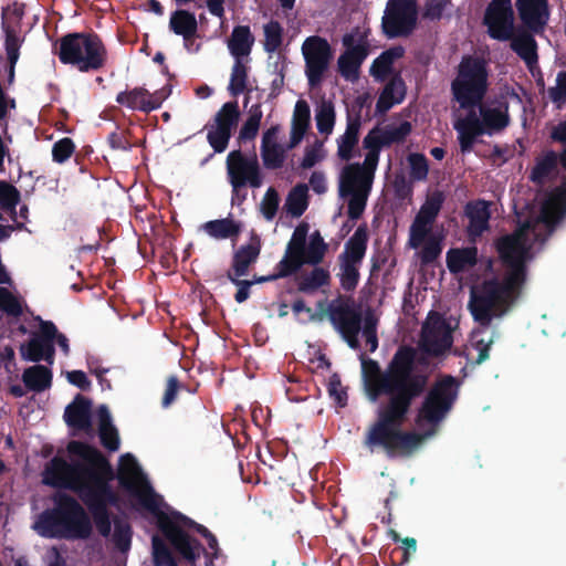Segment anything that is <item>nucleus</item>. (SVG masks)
<instances>
[{
	"label": "nucleus",
	"instance_id": "obj_21",
	"mask_svg": "<svg viewBox=\"0 0 566 566\" xmlns=\"http://www.w3.org/2000/svg\"><path fill=\"white\" fill-rule=\"evenodd\" d=\"M533 33L528 29L517 30L515 33L512 31L510 40L512 51L524 61L528 71L534 75V71L537 69L538 54L537 42Z\"/></svg>",
	"mask_w": 566,
	"mask_h": 566
},
{
	"label": "nucleus",
	"instance_id": "obj_52",
	"mask_svg": "<svg viewBox=\"0 0 566 566\" xmlns=\"http://www.w3.org/2000/svg\"><path fill=\"white\" fill-rule=\"evenodd\" d=\"M205 129H207V140L214 153H223L229 145L232 133L216 127L210 123L205 126Z\"/></svg>",
	"mask_w": 566,
	"mask_h": 566
},
{
	"label": "nucleus",
	"instance_id": "obj_16",
	"mask_svg": "<svg viewBox=\"0 0 566 566\" xmlns=\"http://www.w3.org/2000/svg\"><path fill=\"white\" fill-rule=\"evenodd\" d=\"M453 343L449 324L438 313L429 316L421 331V349L430 356L443 355Z\"/></svg>",
	"mask_w": 566,
	"mask_h": 566
},
{
	"label": "nucleus",
	"instance_id": "obj_59",
	"mask_svg": "<svg viewBox=\"0 0 566 566\" xmlns=\"http://www.w3.org/2000/svg\"><path fill=\"white\" fill-rule=\"evenodd\" d=\"M476 323L479 324L480 328L473 332V347L479 352V355L475 359V364L480 365L489 358V352L493 344V338H489L488 340H485L484 338H478V336L482 334L486 328H489L491 324L484 327L479 322Z\"/></svg>",
	"mask_w": 566,
	"mask_h": 566
},
{
	"label": "nucleus",
	"instance_id": "obj_34",
	"mask_svg": "<svg viewBox=\"0 0 566 566\" xmlns=\"http://www.w3.org/2000/svg\"><path fill=\"white\" fill-rule=\"evenodd\" d=\"M480 116L482 117L485 134L492 135L495 132H501L510 124V116L507 111H502L499 107H480Z\"/></svg>",
	"mask_w": 566,
	"mask_h": 566
},
{
	"label": "nucleus",
	"instance_id": "obj_36",
	"mask_svg": "<svg viewBox=\"0 0 566 566\" xmlns=\"http://www.w3.org/2000/svg\"><path fill=\"white\" fill-rule=\"evenodd\" d=\"M240 119V109L237 101L224 103L221 108L216 113L212 124L216 127L222 128L232 133L237 127Z\"/></svg>",
	"mask_w": 566,
	"mask_h": 566
},
{
	"label": "nucleus",
	"instance_id": "obj_43",
	"mask_svg": "<svg viewBox=\"0 0 566 566\" xmlns=\"http://www.w3.org/2000/svg\"><path fill=\"white\" fill-rule=\"evenodd\" d=\"M262 116L263 112L261 104H253L248 112L247 120L243 123L239 132V140H252L256 137Z\"/></svg>",
	"mask_w": 566,
	"mask_h": 566
},
{
	"label": "nucleus",
	"instance_id": "obj_22",
	"mask_svg": "<svg viewBox=\"0 0 566 566\" xmlns=\"http://www.w3.org/2000/svg\"><path fill=\"white\" fill-rule=\"evenodd\" d=\"M469 219L468 233L472 238L481 237L490 228V202L484 199L469 201L464 207Z\"/></svg>",
	"mask_w": 566,
	"mask_h": 566
},
{
	"label": "nucleus",
	"instance_id": "obj_62",
	"mask_svg": "<svg viewBox=\"0 0 566 566\" xmlns=\"http://www.w3.org/2000/svg\"><path fill=\"white\" fill-rule=\"evenodd\" d=\"M551 101L558 107L566 102V71H560L556 77V85L548 90Z\"/></svg>",
	"mask_w": 566,
	"mask_h": 566
},
{
	"label": "nucleus",
	"instance_id": "obj_63",
	"mask_svg": "<svg viewBox=\"0 0 566 566\" xmlns=\"http://www.w3.org/2000/svg\"><path fill=\"white\" fill-rule=\"evenodd\" d=\"M101 444L108 451L115 452L119 449L120 440L115 426L98 430Z\"/></svg>",
	"mask_w": 566,
	"mask_h": 566
},
{
	"label": "nucleus",
	"instance_id": "obj_30",
	"mask_svg": "<svg viewBox=\"0 0 566 566\" xmlns=\"http://www.w3.org/2000/svg\"><path fill=\"white\" fill-rule=\"evenodd\" d=\"M52 370L39 363L25 368L22 374V381L24 386L34 392H42L49 389L52 386Z\"/></svg>",
	"mask_w": 566,
	"mask_h": 566
},
{
	"label": "nucleus",
	"instance_id": "obj_28",
	"mask_svg": "<svg viewBox=\"0 0 566 566\" xmlns=\"http://www.w3.org/2000/svg\"><path fill=\"white\" fill-rule=\"evenodd\" d=\"M169 29L187 41L195 40L198 33V22L195 13L187 10H176L171 13Z\"/></svg>",
	"mask_w": 566,
	"mask_h": 566
},
{
	"label": "nucleus",
	"instance_id": "obj_9",
	"mask_svg": "<svg viewBox=\"0 0 566 566\" xmlns=\"http://www.w3.org/2000/svg\"><path fill=\"white\" fill-rule=\"evenodd\" d=\"M114 478L115 473L112 472V474L103 479L91 490H87V492L80 497L87 506L96 530L103 537H108L112 532V518L108 506L117 505L119 501L118 494L111 484Z\"/></svg>",
	"mask_w": 566,
	"mask_h": 566
},
{
	"label": "nucleus",
	"instance_id": "obj_17",
	"mask_svg": "<svg viewBox=\"0 0 566 566\" xmlns=\"http://www.w3.org/2000/svg\"><path fill=\"white\" fill-rule=\"evenodd\" d=\"M483 23L490 38L509 41L514 31V12L511 0H491L485 9Z\"/></svg>",
	"mask_w": 566,
	"mask_h": 566
},
{
	"label": "nucleus",
	"instance_id": "obj_39",
	"mask_svg": "<svg viewBox=\"0 0 566 566\" xmlns=\"http://www.w3.org/2000/svg\"><path fill=\"white\" fill-rule=\"evenodd\" d=\"M148 95L149 91L145 87H134L130 91L119 92L116 102L127 108L146 113L145 106L148 104Z\"/></svg>",
	"mask_w": 566,
	"mask_h": 566
},
{
	"label": "nucleus",
	"instance_id": "obj_25",
	"mask_svg": "<svg viewBox=\"0 0 566 566\" xmlns=\"http://www.w3.org/2000/svg\"><path fill=\"white\" fill-rule=\"evenodd\" d=\"M311 123L310 105L304 99H298L295 104L291 135L287 144V149L295 148L304 138Z\"/></svg>",
	"mask_w": 566,
	"mask_h": 566
},
{
	"label": "nucleus",
	"instance_id": "obj_41",
	"mask_svg": "<svg viewBox=\"0 0 566 566\" xmlns=\"http://www.w3.org/2000/svg\"><path fill=\"white\" fill-rule=\"evenodd\" d=\"M287 146L281 144L261 145V158L263 166L269 170H276L283 167Z\"/></svg>",
	"mask_w": 566,
	"mask_h": 566
},
{
	"label": "nucleus",
	"instance_id": "obj_10",
	"mask_svg": "<svg viewBox=\"0 0 566 566\" xmlns=\"http://www.w3.org/2000/svg\"><path fill=\"white\" fill-rule=\"evenodd\" d=\"M226 167L232 196L240 197L245 187L258 189L263 185V174L255 153L247 156L240 149L232 150L227 156Z\"/></svg>",
	"mask_w": 566,
	"mask_h": 566
},
{
	"label": "nucleus",
	"instance_id": "obj_60",
	"mask_svg": "<svg viewBox=\"0 0 566 566\" xmlns=\"http://www.w3.org/2000/svg\"><path fill=\"white\" fill-rule=\"evenodd\" d=\"M369 195L364 193H346V197H349L347 203V214L352 220H357L364 213L366 208L367 199Z\"/></svg>",
	"mask_w": 566,
	"mask_h": 566
},
{
	"label": "nucleus",
	"instance_id": "obj_3",
	"mask_svg": "<svg viewBox=\"0 0 566 566\" xmlns=\"http://www.w3.org/2000/svg\"><path fill=\"white\" fill-rule=\"evenodd\" d=\"M489 76V63L484 57L465 54L457 66L455 77L451 81L452 101L457 102L461 109L467 111L465 116L458 118L453 124L463 154L470 153L476 138L485 134L482 117L478 116L475 108L480 109L483 106L490 85Z\"/></svg>",
	"mask_w": 566,
	"mask_h": 566
},
{
	"label": "nucleus",
	"instance_id": "obj_32",
	"mask_svg": "<svg viewBox=\"0 0 566 566\" xmlns=\"http://www.w3.org/2000/svg\"><path fill=\"white\" fill-rule=\"evenodd\" d=\"M405 51L401 46H394L384 51L376 57L370 66V74L378 81H385L392 73L396 60L402 57Z\"/></svg>",
	"mask_w": 566,
	"mask_h": 566
},
{
	"label": "nucleus",
	"instance_id": "obj_15",
	"mask_svg": "<svg viewBox=\"0 0 566 566\" xmlns=\"http://www.w3.org/2000/svg\"><path fill=\"white\" fill-rule=\"evenodd\" d=\"M345 51L337 61L338 72L346 80H355L358 76L360 65L368 55L366 39L359 30L346 33L343 36Z\"/></svg>",
	"mask_w": 566,
	"mask_h": 566
},
{
	"label": "nucleus",
	"instance_id": "obj_57",
	"mask_svg": "<svg viewBox=\"0 0 566 566\" xmlns=\"http://www.w3.org/2000/svg\"><path fill=\"white\" fill-rule=\"evenodd\" d=\"M21 39L14 30L6 29L4 49L7 53L8 64H17L20 56Z\"/></svg>",
	"mask_w": 566,
	"mask_h": 566
},
{
	"label": "nucleus",
	"instance_id": "obj_20",
	"mask_svg": "<svg viewBox=\"0 0 566 566\" xmlns=\"http://www.w3.org/2000/svg\"><path fill=\"white\" fill-rule=\"evenodd\" d=\"M65 423L75 430L88 432L92 430V401L77 394L64 410Z\"/></svg>",
	"mask_w": 566,
	"mask_h": 566
},
{
	"label": "nucleus",
	"instance_id": "obj_4",
	"mask_svg": "<svg viewBox=\"0 0 566 566\" xmlns=\"http://www.w3.org/2000/svg\"><path fill=\"white\" fill-rule=\"evenodd\" d=\"M123 465L117 475L119 486L125 490L138 504L157 517L160 532L169 541L175 551L188 563L193 565L199 558L200 542L192 538L165 512L160 510L163 497L157 494L137 464L135 458L126 453L120 458Z\"/></svg>",
	"mask_w": 566,
	"mask_h": 566
},
{
	"label": "nucleus",
	"instance_id": "obj_14",
	"mask_svg": "<svg viewBox=\"0 0 566 566\" xmlns=\"http://www.w3.org/2000/svg\"><path fill=\"white\" fill-rule=\"evenodd\" d=\"M305 60V74L311 87L318 86L328 70L333 57L332 48L324 38L314 35L307 38L302 45Z\"/></svg>",
	"mask_w": 566,
	"mask_h": 566
},
{
	"label": "nucleus",
	"instance_id": "obj_5",
	"mask_svg": "<svg viewBox=\"0 0 566 566\" xmlns=\"http://www.w3.org/2000/svg\"><path fill=\"white\" fill-rule=\"evenodd\" d=\"M67 449L80 460L69 463L61 457L52 458L42 474L45 485L71 490L82 497L87 490L114 472L108 459L96 447L72 441Z\"/></svg>",
	"mask_w": 566,
	"mask_h": 566
},
{
	"label": "nucleus",
	"instance_id": "obj_1",
	"mask_svg": "<svg viewBox=\"0 0 566 566\" xmlns=\"http://www.w3.org/2000/svg\"><path fill=\"white\" fill-rule=\"evenodd\" d=\"M417 350L412 346H399L385 370L374 359L363 360V375L368 398L371 401L385 396L377 410L375 422L368 428L364 446L374 452L381 448L388 457L398 451L409 452L421 441L416 432L403 431L413 401L424 392L429 375L415 368Z\"/></svg>",
	"mask_w": 566,
	"mask_h": 566
},
{
	"label": "nucleus",
	"instance_id": "obj_64",
	"mask_svg": "<svg viewBox=\"0 0 566 566\" xmlns=\"http://www.w3.org/2000/svg\"><path fill=\"white\" fill-rule=\"evenodd\" d=\"M431 226V223L415 218L410 227V242L413 248L419 247L423 242L424 238L430 232Z\"/></svg>",
	"mask_w": 566,
	"mask_h": 566
},
{
	"label": "nucleus",
	"instance_id": "obj_35",
	"mask_svg": "<svg viewBox=\"0 0 566 566\" xmlns=\"http://www.w3.org/2000/svg\"><path fill=\"white\" fill-rule=\"evenodd\" d=\"M566 214V201L553 192L544 202L541 210V218L549 228L559 223Z\"/></svg>",
	"mask_w": 566,
	"mask_h": 566
},
{
	"label": "nucleus",
	"instance_id": "obj_49",
	"mask_svg": "<svg viewBox=\"0 0 566 566\" xmlns=\"http://www.w3.org/2000/svg\"><path fill=\"white\" fill-rule=\"evenodd\" d=\"M310 230V226L305 222L300 223L292 234L291 240L287 243L286 252L294 254L295 256L305 259L306 238Z\"/></svg>",
	"mask_w": 566,
	"mask_h": 566
},
{
	"label": "nucleus",
	"instance_id": "obj_45",
	"mask_svg": "<svg viewBox=\"0 0 566 566\" xmlns=\"http://www.w3.org/2000/svg\"><path fill=\"white\" fill-rule=\"evenodd\" d=\"M248 86V67L239 59L233 63L228 91L232 96H239Z\"/></svg>",
	"mask_w": 566,
	"mask_h": 566
},
{
	"label": "nucleus",
	"instance_id": "obj_56",
	"mask_svg": "<svg viewBox=\"0 0 566 566\" xmlns=\"http://www.w3.org/2000/svg\"><path fill=\"white\" fill-rule=\"evenodd\" d=\"M280 205V197L275 188L270 187L260 203V209L263 217L271 221L275 218Z\"/></svg>",
	"mask_w": 566,
	"mask_h": 566
},
{
	"label": "nucleus",
	"instance_id": "obj_33",
	"mask_svg": "<svg viewBox=\"0 0 566 566\" xmlns=\"http://www.w3.org/2000/svg\"><path fill=\"white\" fill-rule=\"evenodd\" d=\"M558 166V155L554 150L545 151L536 159L531 170L530 179L536 185H543L545 180L556 171Z\"/></svg>",
	"mask_w": 566,
	"mask_h": 566
},
{
	"label": "nucleus",
	"instance_id": "obj_2",
	"mask_svg": "<svg viewBox=\"0 0 566 566\" xmlns=\"http://www.w3.org/2000/svg\"><path fill=\"white\" fill-rule=\"evenodd\" d=\"M531 229L532 223L527 221L496 240L495 248L505 268L503 275L484 280L470 292V313L484 327L494 318L507 314L522 295L527 281V261L531 259Z\"/></svg>",
	"mask_w": 566,
	"mask_h": 566
},
{
	"label": "nucleus",
	"instance_id": "obj_38",
	"mask_svg": "<svg viewBox=\"0 0 566 566\" xmlns=\"http://www.w3.org/2000/svg\"><path fill=\"white\" fill-rule=\"evenodd\" d=\"M329 281V272L323 268L316 266L308 274L300 276L297 290L302 293L311 294L319 287L328 285Z\"/></svg>",
	"mask_w": 566,
	"mask_h": 566
},
{
	"label": "nucleus",
	"instance_id": "obj_24",
	"mask_svg": "<svg viewBox=\"0 0 566 566\" xmlns=\"http://www.w3.org/2000/svg\"><path fill=\"white\" fill-rule=\"evenodd\" d=\"M368 229L360 224L354 234L346 241L344 251L338 255L337 261H348L361 264L367 251Z\"/></svg>",
	"mask_w": 566,
	"mask_h": 566
},
{
	"label": "nucleus",
	"instance_id": "obj_61",
	"mask_svg": "<svg viewBox=\"0 0 566 566\" xmlns=\"http://www.w3.org/2000/svg\"><path fill=\"white\" fill-rule=\"evenodd\" d=\"M361 329L366 344L369 346V352H375L378 347L377 319L371 314L367 315Z\"/></svg>",
	"mask_w": 566,
	"mask_h": 566
},
{
	"label": "nucleus",
	"instance_id": "obj_37",
	"mask_svg": "<svg viewBox=\"0 0 566 566\" xmlns=\"http://www.w3.org/2000/svg\"><path fill=\"white\" fill-rule=\"evenodd\" d=\"M308 187L305 184H298L289 192L285 200L287 212L294 217H301L308 207Z\"/></svg>",
	"mask_w": 566,
	"mask_h": 566
},
{
	"label": "nucleus",
	"instance_id": "obj_26",
	"mask_svg": "<svg viewBox=\"0 0 566 566\" xmlns=\"http://www.w3.org/2000/svg\"><path fill=\"white\" fill-rule=\"evenodd\" d=\"M360 126V116L353 117L348 114L345 133L337 139V155L342 160L348 161L353 158V150L359 140Z\"/></svg>",
	"mask_w": 566,
	"mask_h": 566
},
{
	"label": "nucleus",
	"instance_id": "obj_48",
	"mask_svg": "<svg viewBox=\"0 0 566 566\" xmlns=\"http://www.w3.org/2000/svg\"><path fill=\"white\" fill-rule=\"evenodd\" d=\"M264 42L263 48L268 53L276 52L283 42V28L276 20H271L264 28Z\"/></svg>",
	"mask_w": 566,
	"mask_h": 566
},
{
	"label": "nucleus",
	"instance_id": "obj_12",
	"mask_svg": "<svg viewBox=\"0 0 566 566\" xmlns=\"http://www.w3.org/2000/svg\"><path fill=\"white\" fill-rule=\"evenodd\" d=\"M416 0H389L381 21L385 35L389 39L410 35L417 25Z\"/></svg>",
	"mask_w": 566,
	"mask_h": 566
},
{
	"label": "nucleus",
	"instance_id": "obj_51",
	"mask_svg": "<svg viewBox=\"0 0 566 566\" xmlns=\"http://www.w3.org/2000/svg\"><path fill=\"white\" fill-rule=\"evenodd\" d=\"M20 191L13 185L6 180L0 181V206L3 210L15 216V208L20 202Z\"/></svg>",
	"mask_w": 566,
	"mask_h": 566
},
{
	"label": "nucleus",
	"instance_id": "obj_27",
	"mask_svg": "<svg viewBox=\"0 0 566 566\" xmlns=\"http://www.w3.org/2000/svg\"><path fill=\"white\" fill-rule=\"evenodd\" d=\"M201 230L214 240L235 241L242 232V224L232 218L210 220L201 224Z\"/></svg>",
	"mask_w": 566,
	"mask_h": 566
},
{
	"label": "nucleus",
	"instance_id": "obj_50",
	"mask_svg": "<svg viewBox=\"0 0 566 566\" xmlns=\"http://www.w3.org/2000/svg\"><path fill=\"white\" fill-rule=\"evenodd\" d=\"M409 164V177L412 181H424L429 174L427 157L420 153H411L407 157Z\"/></svg>",
	"mask_w": 566,
	"mask_h": 566
},
{
	"label": "nucleus",
	"instance_id": "obj_31",
	"mask_svg": "<svg viewBox=\"0 0 566 566\" xmlns=\"http://www.w3.org/2000/svg\"><path fill=\"white\" fill-rule=\"evenodd\" d=\"M478 263V249L475 247L452 248L447 252V266L452 274L463 272Z\"/></svg>",
	"mask_w": 566,
	"mask_h": 566
},
{
	"label": "nucleus",
	"instance_id": "obj_53",
	"mask_svg": "<svg viewBox=\"0 0 566 566\" xmlns=\"http://www.w3.org/2000/svg\"><path fill=\"white\" fill-rule=\"evenodd\" d=\"M153 557L157 566H178L166 543L157 535L153 536Z\"/></svg>",
	"mask_w": 566,
	"mask_h": 566
},
{
	"label": "nucleus",
	"instance_id": "obj_46",
	"mask_svg": "<svg viewBox=\"0 0 566 566\" xmlns=\"http://www.w3.org/2000/svg\"><path fill=\"white\" fill-rule=\"evenodd\" d=\"M412 126L409 122L403 120L398 126H386L380 127L379 137L385 147H389L392 144H399L405 142L407 136L411 133Z\"/></svg>",
	"mask_w": 566,
	"mask_h": 566
},
{
	"label": "nucleus",
	"instance_id": "obj_42",
	"mask_svg": "<svg viewBox=\"0 0 566 566\" xmlns=\"http://www.w3.org/2000/svg\"><path fill=\"white\" fill-rule=\"evenodd\" d=\"M338 265L339 272L337 273V276L342 289L346 292L355 291L359 283V268L361 264L348 261H338Z\"/></svg>",
	"mask_w": 566,
	"mask_h": 566
},
{
	"label": "nucleus",
	"instance_id": "obj_19",
	"mask_svg": "<svg viewBox=\"0 0 566 566\" xmlns=\"http://www.w3.org/2000/svg\"><path fill=\"white\" fill-rule=\"evenodd\" d=\"M375 176L360 167V163L346 165L339 178V195L345 198L346 193L369 195Z\"/></svg>",
	"mask_w": 566,
	"mask_h": 566
},
{
	"label": "nucleus",
	"instance_id": "obj_58",
	"mask_svg": "<svg viewBox=\"0 0 566 566\" xmlns=\"http://www.w3.org/2000/svg\"><path fill=\"white\" fill-rule=\"evenodd\" d=\"M74 150L75 144L71 138H61L52 146V159L57 164H63L73 155Z\"/></svg>",
	"mask_w": 566,
	"mask_h": 566
},
{
	"label": "nucleus",
	"instance_id": "obj_11",
	"mask_svg": "<svg viewBox=\"0 0 566 566\" xmlns=\"http://www.w3.org/2000/svg\"><path fill=\"white\" fill-rule=\"evenodd\" d=\"M34 321L38 322L39 327L31 331L29 339L20 344V357L25 361H45L48 365H53L55 360L53 337L55 336L56 325L41 316H34Z\"/></svg>",
	"mask_w": 566,
	"mask_h": 566
},
{
	"label": "nucleus",
	"instance_id": "obj_54",
	"mask_svg": "<svg viewBox=\"0 0 566 566\" xmlns=\"http://www.w3.org/2000/svg\"><path fill=\"white\" fill-rule=\"evenodd\" d=\"M305 263V259L295 256L285 251L283 259L275 266V279L287 277L296 273Z\"/></svg>",
	"mask_w": 566,
	"mask_h": 566
},
{
	"label": "nucleus",
	"instance_id": "obj_13",
	"mask_svg": "<svg viewBox=\"0 0 566 566\" xmlns=\"http://www.w3.org/2000/svg\"><path fill=\"white\" fill-rule=\"evenodd\" d=\"M327 314L331 323L342 334L353 349L359 347L358 334L361 331L363 317L350 297L338 296L328 304Z\"/></svg>",
	"mask_w": 566,
	"mask_h": 566
},
{
	"label": "nucleus",
	"instance_id": "obj_8",
	"mask_svg": "<svg viewBox=\"0 0 566 566\" xmlns=\"http://www.w3.org/2000/svg\"><path fill=\"white\" fill-rule=\"evenodd\" d=\"M460 381L452 375H441L420 396L423 399L418 408L417 423L439 426L453 409L460 391Z\"/></svg>",
	"mask_w": 566,
	"mask_h": 566
},
{
	"label": "nucleus",
	"instance_id": "obj_40",
	"mask_svg": "<svg viewBox=\"0 0 566 566\" xmlns=\"http://www.w3.org/2000/svg\"><path fill=\"white\" fill-rule=\"evenodd\" d=\"M444 200V193L441 190H434L427 197L416 218L432 224L436 221Z\"/></svg>",
	"mask_w": 566,
	"mask_h": 566
},
{
	"label": "nucleus",
	"instance_id": "obj_6",
	"mask_svg": "<svg viewBox=\"0 0 566 566\" xmlns=\"http://www.w3.org/2000/svg\"><path fill=\"white\" fill-rule=\"evenodd\" d=\"M52 501L53 507L44 510L33 525L40 536L74 541L87 539L92 535V521L74 496L56 492Z\"/></svg>",
	"mask_w": 566,
	"mask_h": 566
},
{
	"label": "nucleus",
	"instance_id": "obj_44",
	"mask_svg": "<svg viewBox=\"0 0 566 566\" xmlns=\"http://www.w3.org/2000/svg\"><path fill=\"white\" fill-rule=\"evenodd\" d=\"M316 127L321 134H331L335 125V108L331 101L323 99L315 114Z\"/></svg>",
	"mask_w": 566,
	"mask_h": 566
},
{
	"label": "nucleus",
	"instance_id": "obj_47",
	"mask_svg": "<svg viewBox=\"0 0 566 566\" xmlns=\"http://www.w3.org/2000/svg\"><path fill=\"white\" fill-rule=\"evenodd\" d=\"M327 251V244L325 243L319 231L316 230L311 234L310 243L305 249V263L317 265L319 264Z\"/></svg>",
	"mask_w": 566,
	"mask_h": 566
},
{
	"label": "nucleus",
	"instance_id": "obj_55",
	"mask_svg": "<svg viewBox=\"0 0 566 566\" xmlns=\"http://www.w3.org/2000/svg\"><path fill=\"white\" fill-rule=\"evenodd\" d=\"M132 527L130 525L119 518L115 520V530L113 534V541L115 546L120 552H127L130 548L132 542Z\"/></svg>",
	"mask_w": 566,
	"mask_h": 566
},
{
	"label": "nucleus",
	"instance_id": "obj_29",
	"mask_svg": "<svg viewBox=\"0 0 566 566\" xmlns=\"http://www.w3.org/2000/svg\"><path fill=\"white\" fill-rule=\"evenodd\" d=\"M254 41V35L249 25H235L228 40V49L235 60H241V57L251 53Z\"/></svg>",
	"mask_w": 566,
	"mask_h": 566
},
{
	"label": "nucleus",
	"instance_id": "obj_23",
	"mask_svg": "<svg viewBox=\"0 0 566 566\" xmlns=\"http://www.w3.org/2000/svg\"><path fill=\"white\" fill-rule=\"evenodd\" d=\"M254 242L241 245L232 256L231 268L227 272V276L242 277L248 275L249 268L254 264L260 255L261 243L258 237L253 238Z\"/></svg>",
	"mask_w": 566,
	"mask_h": 566
},
{
	"label": "nucleus",
	"instance_id": "obj_7",
	"mask_svg": "<svg viewBox=\"0 0 566 566\" xmlns=\"http://www.w3.org/2000/svg\"><path fill=\"white\" fill-rule=\"evenodd\" d=\"M57 56L61 63L88 73L105 66L107 50L96 33L74 32L60 39Z\"/></svg>",
	"mask_w": 566,
	"mask_h": 566
},
{
	"label": "nucleus",
	"instance_id": "obj_18",
	"mask_svg": "<svg viewBox=\"0 0 566 566\" xmlns=\"http://www.w3.org/2000/svg\"><path fill=\"white\" fill-rule=\"evenodd\" d=\"M518 17L526 29L539 34L549 20L548 0H515Z\"/></svg>",
	"mask_w": 566,
	"mask_h": 566
}]
</instances>
